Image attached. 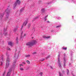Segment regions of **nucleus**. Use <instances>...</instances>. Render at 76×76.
Wrapping results in <instances>:
<instances>
[{
  "mask_svg": "<svg viewBox=\"0 0 76 76\" xmlns=\"http://www.w3.org/2000/svg\"><path fill=\"white\" fill-rule=\"evenodd\" d=\"M60 27H61V26L60 25V26H57L56 28H60Z\"/></svg>",
  "mask_w": 76,
  "mask_h": 76,
  "instance_id": "obj_19",
  "label": "nucleus"
},
{
  "mask_svg": "<svg viewBox=\"0 0 76 76\" xmlns=\"http://www.w3.org/2000/svg\"><path fill=\"white\" fill-rule=\"evenodd\" d=\"M23 26H22V28H23Z\"/></svg>",
  "mask_w": 76,
  "mask_h": 76,
  "instance_id": "obj_44",
  "label": "nucleus"
},
{
  "mask_svg": "<svg viewBox=\"0 0 76 76\" xmlns=\"http://www.w3.org/2000/svg\"><path fill=\"white\" fill-rule=\"evenodd\" d=\"M47 22H48H48H49V21H47Z\"/></svg>",
  "mask_w": 76,
  "mask_h": 76,
  "instance_id": "obj_38",
  "label": "nucleus"
},
{
  "mask_svg": "<svg viewBox=\"0 0 76 76\" xmlns=\"http://www.w3.org/2000/svg\"><path fill=\"white\" fill-rule=\"evenodd\" d=\"M50 67H51V68H52V66H50Z\"/></svg>",
  "mask_w": 76,
  "mask_h": 76,
  "instance_id": "obj_41",
  "label": "nucleus"
},
{
  "mask_svg": "<svg viewBox=\"0 0 76 76\" xmlns=\"http://www.w3.org/2000/svg\"><path fill=\"white\" fill-rule=\"evenodd\" d=\"M2 76H4V74Z\"/></svg>",
  "mask_w": 76,
  "mask_h": 76,
  "instance_id": "obj_34",
  "label": "nucleus"
},
{
  "mask_svg": "<svg viewBox=\"0 0 76 76\" xmlns=\"http://www.w3.org/2000/svg\"><path fill=\"white\" fill-rule=\"evenodd\" d=\"M38 17H36L35 18V19H38Z\"/></svg>",
  "mask_w": 76,
  "mask_h": 76,
  "instance_id": "obj_32",
  "label": "nucleus"
},
{
  "mask_svg": "<svg viewBox=\"0 0 76 76\" xmlns=\"http://www.w3.org/2000/svg\"><path fill=\"white\" fill-rule=\"evenodd\" d=\"M44 9H42V12H44Z\"/></svg>",
  "mask_w": 76,
  "mask_h": 76,
  "instance_id": "obj_26",
  "label": "nucleus"
},
{
  "mask_svg": "<svg viewBox=\"0 0 76 76\" xmlns=\"http://www.w3.org/2000/svg\"><path fill=\"white\" fill-rule=\"evenodd\" d=\"M23 64H25V63L23 62Z\"/></svg>",
  "mask_w": 76,
  "mask_h": 76,
  "instance_id": "obj_39",
  "label": "nucleus"
},
{
  "mask_svg": "<svg viewBox=\"0 0 76 76\" xmlns=\"http://www.w3.org/2000/svg\"><path fill=\"white\" fill-rule=\"evenodd\" d=\"M0 63H1V66L3 65V62L1 61H0Z\"/></svg>",
  "mask_w": 76,
  "mask_h": 76,
  "instance_id": "obj_16",
  "label": "nucleus"
},
{
  "mask_svg": "<svg viewBox=\"0 0 76 76\" xmlns=\"http://www.w3.org/2000/svg\"><path fill=\"white\" fill-rule=\"evenodd\" d=\"M49 57H50V56H48L47 57V58H45V59L46 60H47V58H49Z\"/></svg>",
  "mask_w": 76,
  "mask_h": 76,
  "instance_id": "obj_23",
  "label": "nucleus"
},
{
  "mask_svg": "<svg viewBox=\"0 0 76 76\" xmlns=\"http://www.w3.org/2000/svg\"><path fill=\"white\" fill-rule=\"evenodd\" d=\"M2 61H3V59L2 58Z\"/></svg>",
  "mask_w": 76,
  "mask_h": 76,
  "instance_id": "obj_35",
  "label": "nucleus"
},
{
  "mask_svg": "<svg viewBox=\"0 0 76 76\" xmlns=\"http://www.w3.org/2000/svg\"><path fill=\"white\" fill-rule=\"evenodd\" d=\"M67 48H63V50H67Z\"/></svg>",
  "mask_w": 76,
  "mask_h": 76,
  "instance_id": "obj_14",
  "label": "nucleus"
},
{
  "mask_svg": "<svg viewBox=\"0 0 76 76\" xmlns=\"http://www.w3.org/2000/svg\"><path fill=\"white\" fill-rule=\"evenodd\" d=\"M16 41L17 42V44H18L19 42H18V37H17V39H16Z\"/></svg>",
  "mask_w": 76,
  "mask_h": 76,
  "instance_id": "obj_11",
  "label": "nucleus"
},
{
  "mask_svg": "<svg viewBox=\"0 0 76 76\" xmlns=\"http://www.w3.org/2000/svg\"><path fill=\"white\" fill-rule=\"evenodd\" d=\"M28 23V21H26L25 22H24L23 24V25L24 26H26V24Z\"/></svg>",
  "mask_w": 76,
  "mask_h": 76,
  "instance_id": "obj_8",
  "label": "nucleus"
},
{
  "mask_svg": "<svg viewBox=\"0 0 76 76\" xmlns=\"http://www.w3.org/2000/svg\"><path fill=\"white\" fill-rule=\"evenodd\" d=\"M24 36H26V34H24Z\"/></svg>",
  "mask_w": 76,
  "mask_h": 76,
  "instance_id": "obj_36",
  "label": "nucleus"
},
{
  "mask_svg": "<svg viewBox=\"0 0 76 76\" xmlns=\"http://www.w3.org/2000/svg\"><path fill=\"white\" fill-rule=\"evenodd\" d=\"M8 12V10H6L5 11V12H7V13H8V12Z\"/></svg>",
  "mask_w": 76,
  "mask_h": 76,
  "instance_id": "obj_24",
  "label": "nucleus"
},
{
  "mask_svg": "<svg viewBox=\"0 0 76 76\" xmlns=\"http://www.w3.org/2000/svg\"><path fill=\"white\" fill-rule=\"evenodd\" d=\"M26 62L27 63H28V64H30V62H29V61H26Z\"/></svg>",
  "mask_w": 76,
  "mask_h": 76,
  "instance_id": "obj_18",
  "label": "nucleus"
},
{
  "mask_svg": "<svg viewBox=\"0 0 76 76\" xmlns=\"http://www.w3.org/2000/svg\"><path fill=\"white\" fill-rule=\"evenodd\" d=\"M7 33H6V34H4V35H7Z\"/></svg>",
  "mask_w": 76,
  "mask_h": 76,
  "instance_id": "obj_33",
  "label": "nucleus"
},
{
  "mask_svg": "<svg viewBox=\"0 0 76 76\" xmlns=\"http://www.w3.org/2000/svg\"><path fill=\"white\" fill-rule=\"evenodd\" d=\"M40 75H42V72H40Z\"/></svg>",
  "mask_w": 76,
  "mask_h": 76,
  "instance_id": "obj_30",
  "label": "nucleus"
},
{
  "mask_svg": "<svg viewBox=\"0 0 76 76\" xmlns=\"http://www.w3.org/2000/svg\"><path fill=\"white\" fill-rule=\"evenodd\" d=\"M20 69L21 70H23V68H20Z\"/></svg>",
  "mask_w": 76,
  "mask_h": 76,
  "instance_id": "obj_21",
  "label": "nucleus"
},
{
  "mask_svg": "<svg viewBox=\"0 0 76 76\" xmlns=\"http://www.w3.org/2000/svg\"><path fill=\"white\" fill-rule=\"evenodd\" d=\"M9 61H10V58H7V62L6 63V67H8V66H9Z\"/></svg>",
  "mask_w": 76,
  "mask_h": 76,
  "instance_id": "obj_2",
  "label": "nucleus"
},
{
  "mask_svg": "<svg viewBox=\"0 0 76 76\" xmlns=\"http://www.w3.org/2000/svg\"><path fill=\"white\" fill-rule=\"evenodd\" d=\"M8 45H10V46H12L13 45V43L12 42H8Z\"/></svg>",
  "mask_w": 76,
  "mask_h": 76,
  "instance_id": "obj_6",
  "label": "nucleus"
},
{
  "mask_svg": "<svg viewBox=\"0 0 76 76\" xmlns=\"http://www.w3.org/2000/svg\"><path fill=\"white\" fill-rule=\"evenodd\" d=\"M4 15L3 14H0V17L1 18H2L3 17Z\"/></svg>",
  "mask_w": 76,
  "mask_h": 76,
  "instance_id": "obj_10",
  "label": "nucleus"
},
{
  "mask_svg": "<svg viewBox=\"0 0 76 76\" xmlns=\"http://www.w3.org/2000/svg\"><path fill=\"white\" fill-rule=\"evenodd\" d=\"M8 50H10V48H9L8 49Z\"/></svg>",
  "mask_w": 76,
  "mask_h": 76,
  "instance_id": "obj_31",
  "label": "nucleus"
},
{
  "mask_svg": "<svg viewBox=\"0 0 76 76\" xmlns=\"http://www.w3.org/2000/svg\"><path fill=\"white\" fill-rule=\"evenodd\" d=\"M45 21H46V20H47V18H46V17H45Z\"/></svg>",
  "mask_w": 76,
  "mask_h": 76,
  "instance_id": "obj_29",
  "label": "nucleus"
},
{
  "mask_svg": "<svg viewBox=\"0 0 76 76\" xmlns=\"http://www.w3.org/2000/svg\"><path fill=\"white\" fill-rule=\"evenodd\" d=\"M43 37L44 38H46V39H48V38H50V36L46 37L45 36H44Z\"/></svg>",
  "mask_w": 76,
  "mask_h": 76,
  "instance_id": "obj_7",
  "label": "nucleus"
},
{
  "mask_svg": "<svg viewBox=\"0 0 76 76\" xmlns=\"http://www.w3.org/2000/svg\"><path fill=\"white\" fill-rule=\"evenodd\" d=\"M30 56H31L30 55H26L25 56V57H27V58L30 57Z\"/></svg>",
  "mask_w": 76,
  "mask_h": 76,
  "instance_id": "obj_9",
  "label": "nucleus"
},
{
  "mask_svg": "<svg viewBox=\"0 0 76 76\" xmlns=\"http://www.w3.org/2000/svg\"><path fill=\"white\" fill-rule=\"evenodd\" d=\"M23 8H22L21 10H20V12H22L23 10Z\"/></svg>",
  "mask_w": 76,
  "mask_h": 76,
  "instance_id": "obj_13",
  "label": "nucleus"
},
{
  "mask_svg": "<svg viewBox=\"0 0 76 76\" xmlns=\"http://www.w3.org/2000/svg\"><path fill=\"white\" fill-rule=\"evenodd\" d=\"M60 55H58V64H59V66L60 67H61V64L60 63Z\"/></svg>",
  "mask_w": 76,
  "mask_h": 76,
  "instance_id": "obj_4",
  "label": "nucleus"
},
{
  "mask_svg": "<svg viewBox=\"0 0 76 76\" xmlns=\"http://www.w3.org/2000/svg\"><path fill=\"white\" fill-rule=\"evenodd\" d=\"M17 31V29H15L14 30V32H16Z\"/></svg>",
  "mask_w": 76,
  "mask_h": 76,
  "instance_id": "obj_17",
  "label": "nucleus"
},
{
  "mask_svg": "<svg viewBox=\"0 0 76 76\" xmlns=\"http://www.w3.org/2000/svg\"><path fill=\"white\" fill-rule=\"evenodd\" d=\"M17 4H20V1L19 0H17L16 2L14 4V7H15Z\"/></svg>",
  "mask_w": 76,
  "mask_h": 76,
  "instance_id": "obj_3",
  "label": "nucleus"
},
{
  "mask_svg": "<svg viewBox=\"0 0 76 76\" xmlns=\"http://www.w3.org/2000/svg\"><path fill=\"white\" fill-rule=\"evenodd\" d=\"M12 70V69H10V71L8 72L7 73V75L6 76H10V72H11V71Z\"/></svg>",
  "mask_w": 76,
  "mask_h": 76,
  "instance_id": "obj_5",
  "label": "nucleus"
},
{
  "mask_svg": "<svg viewBox=\"0 0 76 76\" xmlns=\"http://www.w3.org/2000/svg\"><path fill=\"white\" fill-rule=\"evenodd\" d=\"M64 61H66L65 60V59H64Z\"/></svg>",
  "mask_w": 76,
  "mask_h": 76,
  "instance_id": "obj_42",
  "label": "nucleus"
},
{
  "mask_svg": "<svg viewBox=\"0 0 76 76\" xmlns=\"http://www.w3.org/2000/svg\"><path fill=\"white\" fill-rule=\"evenodd\" d=\"M23 66V65L22 64L20 65V66Z\"/></svg>",
  "mask_w": 76,
  "mask_h": 76,
  "instance_id": "obj_37",
  "label": "nucleus"
},
{
  "mask_svg": "<svg viewBox=\"0 0 76 76\" xmlns=\"http://www.w3.org/2000/svg\"><path fill=\"white\" fill-rule=\"evenodd\" d=\"M30 26H31V24H29L28 25V28H29L30 27Z\"/></svg>",
  "mask_w": 76,
  "mask_h": 76,
  "instance_id": "obj_15",
  "label": "nucleus"
},
{
  "mask_svg": "<svg viewBox=\"0 0 76 76\" xmlns=\"http://www.w3.org/2000/svg\"><path fill=\"white\" fill-rule=\"evenodd\" d=\"M6 31V28H4V32H5V31Z\"/></svg>",
  "mask_w": 76,
  "mask_h": 76,
  "instance_id": "obj_27",
  "label": "nucleus"
},
{
  "mask_svg": "<svg viewBox=\"0 0 76 76\" xmlns=\"http://www.w3.org/2000/svg\"><path fill=\"white\" fill-rule=\"evenodd\" d=\"M68 70V72H67V75H69V70Z\"/></svg>",
  "mask_w": 76,
  "mask_h": 76,
  "instance_id": "obj_25",
  "label": "nucleus"
},
{
  "mask_svg": "<svg viewBox=\"0 0 76 76\" xmlns=\"http://www.w3.org/2000/svg\"><path fill=\"white\" fill-rule=\"evenodd\" d=\"M37 54V52H34L32 54Z\"/></svg>",
  "mask_w": 76,
  "mask_h": 76,
  "instance_id": "obj_22",
  "label": "nucleus"
},
{
  "mask_svg": "<svg viewBox=\"0 0 76 76\" xmlns=\"http://www.w3.org/2000/svg\"><path fill=\"white\" fill-rule=\"evenodd\" d=\"M59 76H63L61 75V72H59Z\"/></svg>",
  "mask_w": 76,
  "mask_h": 76,
  "instance_id": "obj_12",
  "label": "nucleus"
},
{
  "mask_svg": "<svg viewBox=\"0 0 76 76\" xmlns=\"http://www.w3.org/2000/svg\"><path fill=\"white\" fill-rule=\"evenodd\" d=\"M62 73H63V74H64V70H62Z\"/></svg>",
  "mask_w": 76,
  "mask_h": 76,
  "instance_id": "obj_20",
  "label": "nucleus"
},
{
  "mask_svg": "<svg viewBox=\"0 0 76 76\" xmlns=\"http://www.w3.org/2000/svg\"><path fill=\"white\" fill-rule=\"evenodd\" d=\"M23 33V32H22L21 33V35H22V33Z\"/></svg>",
  "mask_w": 76,
  "mask_h": 76,
  "instance_id": "obj_40",
  "label": "nucleus"
},
{
  "mask_svg": "<svg viewBox=\"0 0 76 76\" xmlns=\"http://www.w3.org/2000/svg\"><path fill=\"white\" fill-rule=\"evenodd\" d=\"M37 42L35 40H33L31 42H28L26 44V45L29 46H32L34 45L35 44L37 43Z\"/></svg>",
  "mask_w": 76,
  "mask_h": 76,
  "instance_id": "obj_1",
  "label": "nucleus"
},
{
  "mask_svg": "<svg viewBox=\"0 0 76 76\" xmlns=\"http://www.w3.org/2000/svg\"><path fill=\"white\" fill-rule=\"evenodd\" d=\"M64 66H65V64H64Z\"/></svg>",
  "mask_w": 76,
  "mask_h": 76,
  "instance_id": "obj_43",
  "label": "nucleus"
},
{
  "mask_svg": "<svg viewBox=\"0 0 76 76\" xmlns=\"http://www.w3.org/2000/svg\"><path fill=\"white\" fill-rule=\"evenodd\" d=\"M44 60H45V59H42V60H41V61H44Z\"/></svg>",
  "mask_w": 76,
  "mask_h": 76,
  "instance_id": "obj_28",
  "label": "nucleus"
}]
</instances>
